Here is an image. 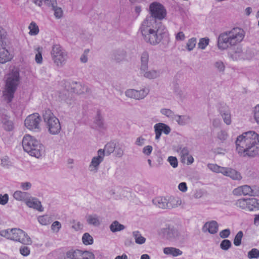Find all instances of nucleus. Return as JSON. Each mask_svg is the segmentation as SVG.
I'll list each match as a JSON object with an SVG mask.
<instances>
[{
    "instance_id": "1",
    "label": "nucleus",
    "mask_w": 259,
    "mask_h": 259,
    "mask_svg": "<svg viewBox=\"0 0 259 259\" xmlns=\"http://www.w3.org/2000/svg\"><path fill=\"white\" fill-rule=\"evenodd\" d=\"M151 17H147L142 22L140 31L145 41L155 46L160 42L166 35V29L164 27H155V19L162 20L166 15V11L160 3L155 2L149 6Z\"/></svg>"
},
{
    "instance_id": "2",
    "label": "nucleus",
    "mask_w": 259,
    "mask_h": 259,
    "mask_svg": "<svg viewBox=\"0 0 259 259\" xmlns=\"http://www.w3.org/2000/svg\"><path fill=\"white\" fill-rule=\"evenodd\" d=\"M235 143L236 151L241 156L253 157L259 154V135L254 131L238 136Z\"/></svg>"
},
{
    "instance_id": "3",
    "label": "nucleus",
    "mask_w": 259,
    "mask_h": 259,
    "mask_svg": "<svg viewBox=\"0 0 259 259\" xmlns=\"http://www.w3.org/2000/svg\"><path fill=\"white\" fill-rule=\"evenodd\" d=\"M244 36L245 32L242 29L239 27L233 28L219 35L218 38V47L221 50H226L240 44Z\"/></svg>"
},
{
    "instance_id": "4",
    "label": "nucleus",
    "mask_w": 259,
    "mask_h": 259,
    "mask_svg": "<svg viewBox=\"0 0 259 259\" xmlns=\"http://www.w3.org/2000/svg\"><path fill=\"white\" fill-rule=\"evenodd\" d=\"M22 146L24 150L31 156L40 158L45 155L46 150L44 145L39 140L30 135L24 136Z\"/></svg>"
},
{
    "instance_id": "5",
    "label": "nucleus",
    "mask_w": 259,
    "mask_h": 259,
    "mask_svg": "<svg viewBox=\"0 0 259 259\" xmlns=\"http://www.w3.org/2000/svg\"><path fill=\"white\" fill-rule=\"evenodd\" d=\"M19 82V72L17 70H12L6 75L3 97L7 103L12 101Z\"/></svg>"
},
{
    "instance_id": "6",
    "label": "nucleus",
    "mask_w": 259,
    "mask_h": 259,
    "mask_svg": "<svg viewBox=\"0 0 259 259\" xmlns=\"http://www.w3.org/2000/svg\"><path fill=\"white\" fill-rule=\"evenodd\" d=\"M0 236L24 245H30L32 243L31 239L28 235L19 228L2 230L0 231Z\"/></svg>"
},
{
    "instance_id": "7",
    "label": "nucleus",
    "mask_w": 259,
    "mask_h": 259,
    "mask_svg": "<svg viewBox=\"0 0 259 259\" xmlns=\"http://www.w3.org/2000/svg\"><path fill=\"white\" fill-rule=\"evenodd\" d=\"M43 118L48 131L51 134L57 135L60 132L61 125L59 120L51 110H46L44 113Z\"/></svg>"
},
{
    "instance_id": "8",
    "label": "nucleus",
    "mask_w": 259,
    "mask_h": 259,
    "mask_svg": "<svg viewBox=\"0 0 259 259\" xmlns=\"http://www.w3.org/2000/svg\"><path fill=\"white\" fill-rule=\"evenodd\" d=\"M235 206L246 211H253L259 210V200L255 198H241L235 202Z\"/></svg>"
},
{
    "instance_id": "9",
    "label": "nucleus",
    "mask_w": 259,
    "mask_h": 259,
    "mask_svg": "<svg viewBox=\"0 0 259 259\" xmlns=\"http://www.w3.org/2000/svg\"><path fill=\"white\" fill-rule=\"evenodd\" d=\"M51 55L54 63L58 66H62L67 58L66 52L58 44L52 46Z\"/></svg>"
},
{
    "instance_id": "10",
    "label": "nucleus",
    "mask_w": 259,
    "mask_h": 259,
    "mask_svg": "<svg viewBox=\"0 0 259 259\" xmlns=\"http://www.w3.org/2000/svg\"><path fill=\"white\" fill-rule=\"evenodd\" d=\"M159 234L170 241L177 242L182 239L180 231L174 227L168 226L161 229Z\"/></svg>"
},
{
    "instance_id": "11",
    "label": "nucleus",
    "mask_w": 259,
    "mask_h": 259,
    "mask_svg": "<svg viewBox=\"0 0 259 259\" xmlns=\"http://www.w3.org/2000/svg\"><path fill=\"white\" fill-rule=\"evenodd\" d=\"M40 121L41 117L39 114L35 113L27 117L25 120V126L30 131L38 132L40 130Z\"/></svg>"
},
{
    "instance_id": "12",
    "label": "nucleus",
    "mask_w": 259,
    "mask_h": 259,
    "mask_svg": "<svg viewBox=\"0 0 259 259\" xmlns=\"http://www.w3.org/2000/svg\"><path fill=\"white\" fill-rule=\"evenodd\" d=\"M105 151L100 149L97 151V155L93 157L89 166V169L94 173L97 172L99 169L100 164L104 160Z\"/></svg>"
},
{
    "instance_id": "13",
    "label": "nucleus",
    "mask_w": 259,
    "mask_h": 259,
    "mask_svg": "<svg viewBox=\"0 0 259 259\" xmlns=\"http://www.w3.org/2000/svg\"><path fill=\"white\" fill-rule=\"evenodd\" d=\"M65 88L68 91L77 94H83L87 92L88 88L84 84L80 82L72 81L67 83Z\"/></svg>"
},
{
    "instance_id": "14",
    "label": "nucleus",
    "mask_w": 259,
    "mask_h": 259,
    "mask_svg": "<svg viewBox=\"0 0 259 259\" xmlns=\"http://www.w3.org/2000/svg\"><path fill=\"white\" fill-rule=\"evenodd\" d=\"M154 133L155 134V140L159 141L162 133L165 135L170 133L171 129L170 127L164 123H157L154 125Z\"/></svg>"
},
{
    "instance_id": "15",
    "label": "nucleus",
    "mask_w": 259,
    "mask_h": 259,
    "mask_svg": "<svg viewBox=\"0 0 259 259\" xmlns=\"http://www.w3.org/2000/svg\"><path fill=\"white\" fill-rule=\"evenodd\" d=\"M13 56L7 47L6 42L0 46V63H5L11 60Z\"/></svg>"
},
{
    "instance_id": "16",
    "label": "nucleus",
    "mask_w": 259,
    "mask_h": 259,
    "mask_svg": "<svg viewBox=\"0 0 259 259\" xmlns=\"http://www.w3.org/2000/svg\"><path fill=\"white\" fill-rule=\"evenodd\" d=\"M25 203L29 207L32 208L40 212L44 210L41 202L36 198L30 197L27 199Z\"/></svg>"
},
{
    "instance_id": "17",
    "label": "nucleus",
    "mask_w": 259,
    "mask_h": 259,
    "mask_svg": "<svg viewBox=\"0 0 259 259\" xmlns=\"http://www.w3.org/2000/svg\"><path fill=\"white\" fill-rule=\"evenodd\" d=\"M233 193L235 195H250L252 193V189L249 186L244 185L235 188Z\"/></svg>"
},
{
    "instance_id": "18",
    "label": "nucleus",
    "mask_w": 259,
    "mask_h": 259,
    "mask_svg": "<svg viewBox=\"0 0 259 259\" xmlns=\"http://www.w3.org/2000/svg\"><path fill=\"white\" fill-rule=\"evenodd\" d=\"M218 224L215 221L206 222L203 227V231L204 232L208 231L209 233L214 234L218 231Z\"/></svg>"
},
{
    "instance_id": "19",
    "label": "nucleus",
    "mask_w": 259,
    "mask_h": 259,
    "mask_svg": "<svg viewBox=\"0 0 259 259\" xmlns=\"http://www.w3.org/2000/svg\"><path fill=\"white\" fill-rule=\"evenodd\" d=\"M163 253L167 255L177 257L181 255L183 252L180 249L175 247H166L163 248Z\"/></svg>"
},
{
    "instance_id": "20",
    "label": "nucleus",
    "mask_w": 259,
    "mask_h": 259,
    "mask_svg": "<svg viewBox=\"0 0 259 259\" xmlns=\"http://www.w3.org/2000/svg\"><path fill=\"white\" fill-rule=\"evenodd\" d=\"M154 205L161 208H168V200L163 197H157L153 200Z\"/></svg>"
},
{
    "instance_id": "21",
    "label": "nucleus",
    "mask_w": 259,
    "mask_h": 259,
    "mask_svg": "<svg viewBox=\"0 0 259 259\" xmlns=\"http://www.w3.org/2000/svg\"><path fill=\"white\" fill-rule=\"evenodd\" d=\"M229 57L234 61L243 59V53L241 47H238L232 52L229 53Z\"/></svg>"
},
{
    "instance_id": "22",
    "label": "nucleus",
    "mask_w": 259,
    "mask_h": 259,
    "mask_svg": "<svg viewBox=\"0 0 259 259\" xmlns=\"http://www.w3.org/2000/svg\"><path fill=\"white\" fill-rule=\"evenodd\" d=\"M224 171L225 172L223 173V175L229 177L233 180H238L241 178L240 173L233 169L225 167Z\"/></svg>"
},
{
    "instance_id": "23",
    "label": "nucleus",
    "mask_w": 259,
    "mask_h": 259,
    "mask_svg": "<svg viewBox=\"0 0 259 259\" xmlns=\"http://www.w3.org/2000/svg\"><path fill=\"white\" fill-rule=\"evenodd\" d=\"M86 219L89 224L94 226H98L101 224L100 217L96 214L88 215L86 217Z\"/></svg>"
},
{
    "instance_id": "24",
    "label": "nucleus",
    "mask_w": 259,
    "mask_h": 259,
    "mask_svg": "<svg viewBox=\"0 0 259 259\" xmlns=\"http://www.w3.org/2000/svg\"><path fill=\"white\" fill-rule=\"evenodd\" d=\"M220 113L222 116L224 122L227 125L231 124L232 122L231 113L230 111L227 109V108H225L223 110L220 109Z\"/></svg>"
},
{
    "instance_id": "25",
    "label": "nucleus",
    "mask_w": 259,
    "mask_h": 259,
    "mask_svg": "<svg viewBox=\"0 0 259 259\" xmlns=\"http://www.w3.org/2000/svg\"><path fill=\"white\" fill-rule=\"evenodd\" d=\"M149 61V54L147 52H143L141 57V70H147Z\"/></svg>"
},
{
    "instance_id": "26",
    "label": "nucleus",
    "mask_w": 259,
    "mask_h": 259,
    "mask_svg": "<svg viewBox=\"0 0 259 259\" xmlns=\"http://www.w3.org/2000/svg\"><path fill=\"white\" fill-rule=\"evenodd\" d=\"M168 200V208L176 207L182 203V200L179 197H170Z\"/></svg>"
},
{
    "instance_id": "27",
    "label": "nucleus",
    "mask_w": 259,
    "mask_h": 259,
    "mask_svg": "<svg viewBox=\"0 0 259 259\" xmlns=\"http://www.w3.org/2000/svg\"><path fill=\"white\" fill-rule=\"evenodd\" d=\"M28 194L25 192L16 191L13 194L14 198L19 201H25L27 200Z\"/></svg>"
},
{
    "instance_id": "28",
    "label": "nucleus",
    "mask_w": 259,
    "mask_h": 259,
    "mask_svg": "<svg viewBox=\"0 0 259 259\" xmlns=\"http://www.w3.org/2000/svg\"><path fill=\"white\" fill-rule=\"evenodd\" d=\"M35 62L39 65L42 64L43 63V58L42 56V48L41 47H36L34 49Z\"/></svg>"
},
{
    "instance_id": "29",
    "label": "nucleus",
    "mask_w": 259,
    "mask_h": 259,
    "mask_svg": "<svg viewBox=\"0 0 259 259\" xmlns=\"http://www.w3.org/2000/svg\"><path fill=\"white\" fill-rule=\"evenodd\" d=\"M141 73H142L144 77L149 79L155 78L158 76V72L155 70H141Z\"/></svg>"
},
{
    "instance_id": "30",
    "label": "nucleus",
    "mask_w": 259,
    "mask_h": 259,
    "mask_svg": "<svg viewBox=\"0 0 259 259\" xmlns=\"http://www.w3.org/2000/svg\"><path fill=\"white\" fill-rule=\"evenodd\" d=\"M78 259H95L93 253L87 250H79Z\"/></svg>"
},
{
    "instance_id": "31",
    "label": "nucleus",
    "mask_w": 259,
    "mask_h": 259,
    "mask_svg": "<svg viewBox=\"0 0 259 259\" xmlns=\"http://www.w3.org/2000/svg\"><path fill=\"white\" fill-rule=\"evenodd\" d=\"M173 120L176 121L179 125L186 124L189 121V117L185 115H178L176 114Z\"/></svg>"
},
{
    "instance_id": "32",
    "label": "nucleus",
    "mask_w": 259,
    "mask_h": 259,
    "mask_svg": "<svg viewBox=\"0 0 259 259\" xmlns=\"http://www.w3.org/2000/svg\"><path fill=\"white\" fill-rule=\"evenodd\" d=\"M133 236L135 238V242L138 244H143L146 242V238L142 236L140 232L135 231L133 232Z\"/></svg>"
},
{
    "instance_id": "33",
    "label": "nucleus",
    "mask_w": 259,
    "mask_h": 259,
    "mask_svg": "<svg viewBox=\"0 0 259 259\" xmlns=\"http://www.w3.org/2000/svg\"><path fill=\"white\" fill-rule=\"evenodd\" d=\"M125 227L118 221H114L110 226V230L112 232L120 231L124 229Z\"/></svg>"
},
{
    "instance_id": "34",
    "label": "nucleus",
    "mask_w": 259,
    "mask_h": 259,
    "mask_svg": "<svg viewBox=\"0 0 259 259\" xmlns=\"http://www.w3.org/2000/svg\"><path fill=\"white\" fill-rule=\"evenodd\" d=\"M197 44V39L195 37H191L189 39L186 45V49L188 52H191L195 48Z\"/></svg>"
},
{
    "instance_id": "35",
    "label": "nucleus",
    "mask_w": 259,
    "mask_h": 259,
    "mask_svg": "<svg viewBox=\"0 0 259 259\" xmlns=\"http://www.w3.org/2000/svg\"><path fill=\"white\" fill-rule=\"evenodd\" d=\"M79 250L78 249H71L66 252V255L69 259H78Z\"/></svg>"
},
{
    "instance_id": "36",
    "label": "nucleus",
    "mask_w": 259,
    "mask_h": 259,
    "mask_svg": "<svg viewBox=\"0 0 259 259\" xmlns=\"http://www.w3.org/2000/svg\"><path fill=\"white\" fill-rule=\"evenodd\" d=\"M28 29L29 30V34L30 35H36L39 31L38 25L33 21L30 23L28 26Z\"/></svg>"
},
{
    "instance_id": "37",
    "label": "nucleus",
    "mask_w": 259,
    "mask_h": 259,
    "mask_svg": "<svg viewBox=\"0 0 259 259\" xmlns=\"http://www.w3.org/2000/svg\"><path fill=\"white\" fill-rule=\"evenodd\" d=\"M207 166L210 170L213 172L221 173L223 175L224 172H225V171H224L225 167L219 166L216 164H208Z\"/></svg>"
},
{
    "instance_id": "38",
    "label": "nucleus",
    "mask_w": 259,
    "mask_h": 259,
    "mask_svg": "<svg viewBox=\"0 0 259 259\" xmlns=\"http://www.w3.org/2000/svg\"><path fill=\"white\" fill-rule=\"evenodd\" d=\"M37 220L40 224L41 225L46 226L50 224L51 223L52 218L48 215H44L39 216L37 218Z\"/></svg>"
},
{
    "instance_id": "39",
    "label": "nucleus",
    "mask_w": 259,
    "mask_h": 259,
    "mask_svg": "<svg viewBox=\"0 0 259 259\" xmlns=\"http://www.w3.org/2000/svg\"><path fill=\"white\" fill-rule=\"evenodd\" d=\"M160 112L162 115L171 120H173L176 115L172 110L168 108H162L160 109Z\"/></svg>"
},
{
    "instance_id": "40",
    "label": "nucleus",
    "mask_w": 259,
    "mask_h": 259,
    "mask_svg": "<svg viewBox=\"0 0 259 259\" xmlns=\"http://www.w3.org/2000/svg\"><path fill=\"white\" fill-rule=\"evenodd\" d=\"M214 69L220 73H224L226 68L224 63L221 60H217L213 63Z\"/></svg>"
},
{
    "instance_id": "41",
    "label": "nucleus",
    "mask_w": 259,
    "mask_h": 259,
    "mask_svg": "<svg viewBox=\"0 0 259 259\" xmlns=\"http://www.w3.org/2000/svg\"><path fill=\"white\" fill-rule=\"evenodd\" d=\"M33 1L38 6H41L43 3L46 5L51 6L52 7L57 5L56 0H33Z\"/></svg>"
},
{
    "instance_id": "42",
    "label": "nucleus",
    "mask_w": 259,
    "mask_h": 259,
    "mask_svg": "<svg viewBox=\"0 0 259 259\" xmlns=\"http://www.w3.org/2000/svg\"><path fill=\"white\" fill-rule=\"evenodd\" d=\"M3 127L7 131H11L14 128V124L13 122L8 120L7 118H4L2 120Z\"/></svg>"
},
{
    "instance_id": "43",
    "label": "nucleus",
    "mask_w": 259,
    "mask_h": 259,
    "mask_svg": "<svg viewBox=\"0 0 259 259\" xmlns=\"http://www.w3.org/2000/svg\"><path fill=\"white\" fill-rule=\"evenodd\" d=\"M83 243L85 245H91L93 243V238L88 233H84L82 237Z\"/></svg>"
},
{
    "instance_id": "44",
    "label": "nucleus",
    "mask_w": 259,
    "mask_h": 259,
    "mask_svg": "<svg viewBox=\"0 0 259 259\" xmlns=\"http://www.w3.org/2000/svg\"><path fill=\"white\" fill-rule=\"evenodd\" d=\"M137 96V100L144 99L149 93V90L148 89H143L140 90H136Z\"/></svg>"
},
{
    "instance_id": "45",
    "label": "nucleus",
    "mask_w": 259,
    "mask_h": 259,
    "mask_svg": "<svg viewBox=\"0 0 259 259\" xmlns=\"http://www.w3.org/2000/svg\"><path fill=\"white\" fill-rule=\"evenodd\" d=\"M209 39L207 37L201 38L198 44V48L201 50H204L208 45Z\"/></svg>"
},
{
    "instance_id": "46",
    "label": "nucleus",
    "mask_w": 259,
    "mask_h": 259,
    "mask_svg": "<svg viewBox=\"0 0 259 259\" xmlns=\"http://www.w3.org/2000/svg\"><path fill=\"white\" fill-rule=\"evenodd\" d=\"M243 232L241 231H239L237 234L236 235L234 239V244L236 246H238L240 245L241 244V240L243 237Z\"/></svg>"
},
{
    "instance_id": "47",
    "label": "nucleus",
    "mask_w": 259,
    "mask_h": 259,
    "mask_svg": "<svg viewBox=\"0 0 259 259\" xmlns=\"http://www.w3.org/2000/svg\"><path fill=\"white\" fill-rule=\"evenodd\" d=\"M232 246L231 242L228 239H224L220 243V248L223 250H228Z\"/></svg>"
},
{
    "instance_id": "48",
    "label": "nucleus",
    "mask_w": 259,
    "mask_h": 259,
    "mask_svg": "<svg viewBox=\"0 0 259 259\" xmlns=\"http://www.w3.org/2000/svg\"><path fill=\"white\" fill-rule=\"evenodd\" d=\"M247 256L250 259L258 258L259 257V250L256 248H253L248 252Z\"/></svg>"
},
{
    "instance_id": "49",
    "label": "nucleus",
    "mask_w": 259,
    "mask_h": 259,
    "mask_svg": "<svg viewBox=\"0 0 259 259\" xmlns=\"http://www.w3.org/2000/svg\"><path fill=\"white\" fill-rule=\"evenodd\" d=\"M7 35V33L6 30L2 26H0V46L6 42V38Z\"/></svg>"
},
{
    "instance_id": "50",
    "label": "nucleus",
    "mask_w": 259,
    "mask_h": 259,
    "mask_svg": "<svg viewBox=\"0 0 259 259\" xmlns=\"http://www.w3.org/2000/svg\"><path fill=\"white\" fill-rule=\"evenodd\" d=\"M52 8L53 10L54 11L55 17L57 19L60 18L63 15V11L62 9L60 7H58L57 5H54V7H52Z\"/></svg>"
},
{
    "instance_id": "51",
    "label": "nucleus",
    "mask_w": 259,
    "mask_h": 259,
    "mask_svg": "<svg viewBox=\"0 0 259 259\" xmlns=\"http://www.w3.org/2000/svg\"><path fill=\"white\" fill-rule=\"evenodd\" d=\"M105 149H103L105 153H107L108 154L112 153L115 149V145L113 143H108L105 146Z\"/></svg>"
},
{
    "instance_id": "52",
    "label": "nucleus",
    "mask_w": 259,
    "mask_h": 259,
    "mask_svg": "<svg viewBox=\"0 0 259 259\" xmlns=\"http://www.w3.org/2000/svg\"><path fill=\"white\" fill-rule=\"evenodd\" d=\"M253 114L255 121L259 125V104L256 105L253 108Z\"/></svg>"
},
{
    "instance_id": "53",
    "label": "nucleus",
    "mask_w": 259,
    "mask_h": 259,
    "mask_svg": "<svg viewBox=\"0 0 259 259\" xmlns=\"http://www.w3.org/2000/svg\"><path fill=\"white\" fill-rule=\"evenodd\" d=\"M136 90L134 89H128L125 91V96L127 97L137 100Z\"/></svg>"
},
{
    "instance_id": "54",
    "label": "nucleus",
    "mask_w": 259,
    "mask_h": 259,
    "mask_svg": "<svg viewBox=\"0 0 259 259\" xmlns=\"http://www.w3.org/2000/svg\"><path fill=\"white\" fill-rule=\"evenodd\" d=\"M20 253L21 255H22L24 256H27L30 254V250L29 247L26 246H21L20 248Z\"/></svg>"
},
{
    "instance_id": "55",
    "label": "nucleus",
    "mask_w": 259,
    "mask_h": 259,
    "mask_svg": "<svg viewBox=\"0 0 259 259\" xmlns=\"http://www.w3.org/2000/svg\"><path fill=\"white\" fill-rule=\"evenodd\" d=\"M167 161L169 162V164L172 167L176 168L178 166V160L176 157L169 156L168 157Z\"/></svg>"
},
{
    "instance_id": "56",
    "label": "nucleus",
    "mask_w": 259,
    "mask_h": 259,
    "mask_svg": "<svg viewBox=\"0 0 259 259\" xmlns=\"http://www.w3.org/2000/svg\"><path fill=\"white\" fill-rule=\"evenodd\" d=\"M61 228V224L59 221H55L51 225V229L55 232H58Z\"/></svg>"
},
{
    "instance_id": "57",
    "label": "nucleus",
    "mask_w": 259,
    "mask_h": 259,
    "mask_svg": "<svg viewBox=\"0 0 259 259\" xmlns=\"http://www.w3.org/2000/svg\"><path fill=\"white\" fill-rule=\"evenodd\" d=\"M185 38V34L182 31H179L175 34V39L176 41H184Z\"/></svg>"
},
{
    "instance_id": "58",
    "label": "nucleus",
    "mask_w": 259,
    "mask_h": 259,
    "mask_svg": "<svg viewBox=\"0 0 259 259\" xmlns=\"http://www.w3.org/2000/svg\"><path fill=\"white\" fill-rule=\"evenodd\" d=\"M72 228L76 231L82 229V225L78 221L73 220L71 222Z\"/></svg>"
},
{
    "instance_id": "59",
    "label": "nucleus",
    "mask_w": 259,
    "mask_h": 259,
    "mask_svg": "<svg viewBox=\"0 0 259 259\" xmlns=\"http://www.w3.org/2000/svg\"><path fill=\"white\" fill-rule=\"evenodd\" d=\"M9 200V195L7 194L4 195L0 194V204L4 205L6 204Z\"/></svg>"
},
{
    "instance_id": "60",
    "label": "nucleus",
    "mask_w": 259,
    "mask_h": 259,
    "mask_svg": "<svg viewBox=\"0 0 259 259\" xmlns=\"http://www.w3.org/2000/svg\"><path fill=\"white\" fill-rule=\"evenodd\" d=\"M153 151V147L151 145L145 146L143 149V153L147 156L150 155Z\"/></svg>"
},
{
    "instance_id": "61",
    "label": "nucleus",
    "mask_w": 259,
    "mask_h": 259,
    "mask_svg": "<svg viewBox=\"0 0 259 259\" xmlns=\"http://www.w3.org/2000/svg\"><path fill=\"white\" fill-rule=\"evenodd\" d=\"M228 137V134L225 131H221L218 134V138L221 141L226 140Z\"/></svg>"
},
{
    "instance_id": "62",
    "label": "nucleus",
    "mask_w": 259,
    "mask_h": 259,
    "mask_svg": "<svg viewBox=\"0 0 259 259\" xmlns=\"http://www.w3.org/2000/svg\"><path fill=\"white\" fill-rule=\"evenodd\" d=\"M230 235V230L229 229H224L220 232V236L222 238H228Z\"/></svg>"
},
{
    "instance_id": "63",
    "label": "nucleus",
    "mask_w": 259,
    "mask_h": 259,
    "mask_svg": "<svg viewBox=\"0 0 259 259\" xmlns=\"http://www.w3.org/2000/svg\"><path fill=\"white\" fill-rule=\"evenodd\" d=\"M31 184L30 182H25L20 183V188L23 190H28L31 187Z\"/></svg>"
},
{
    "instance_id": "64",
    "label": "nucleus",
    "mask_w": 259,
    "mask_h": 259,
    "mask_svg": "<svg viewBox=\"0 0 259 259\" xmlns=\"http://www.w3.org/2000/svg\"><path fill=\"white\" fill-rule=\"evenodd\" d=\"M178 188L180 191L185 192L187 191L188 188L187 184L185 182H182L179 184Z\"/></svg>"
}]
</instances>
